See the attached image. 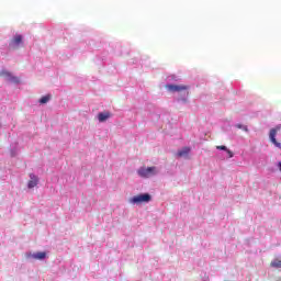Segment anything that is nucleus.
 <instances>
[{
	"label": "nucleus",
	"instance_id": "obj_1",
	"mask_svg": "<svg viewBox=\"0 0 281 281\" xmlns=\"http://www.w3.org/2000/svg\"><path fill=\"white\" fill-rule=\"evenodd\" d=\"M166 89L171 93H180L181 97L177 99V102L180 104H188V87L167 83Z\"/></svg>",
	"mask_w": 281,
	"mask_h": 281
},
{
	"label": "nucleus",
	"instance_id": "obj_2",
	"mask_svg": "<svg viewBox=\"0 0 281 281\" xmlns=\"http://www.w3.org/2000/svg\"><path fill=\"white\" fill-rule=\"evenodd\" d=\"M153 201V195L150 193H139L134 195L128 200L131 205H142V203H150Z\"/></svg>",
	"mask_w": 281,
	"mask_h": 281
},
{
	"label": "nucleus",
	"instance_id": "obj_3",
	"mask_svg": "<svg viewBox=\"0 0 281 281\" xmlns=\"http://www.w3.org/2000/svg\"><path fill=\"white\" fill-rule=\"evenodd\" d=\"M137 175L142 179H150V177H155V175H157V167H140L137 170Z\"/></svg>",
	"mask_w": 281,
	"mask_h": 281
},
{
	"label": "nucleus",
	"instance_id": "obj_4",
	"mask_svg": "<svg viewBox=\"0 0 281 281\" xmlns=\"http://www.w3.org/2000/svg\"><path fill=\"white\" fill-rule=\"evenodd\" d=\"M280 130H281V124H278L276 127H273L269 131L270 143L273 144V146H276V148H279V150H281V143H279L276 137L278 135V131H280Z\"/></svg>",
	"mask_w": 281,
	"mask_h": 281
},
{
	"label": "nucleus",
	"instance_id": "obj_5",
	"mask_svg": "<svg viewBox=\"0 0 281 281\" xmlns=\"http://www.w3.org/2000/svg\"><path fill=\"white\" fill-rule=\"evenodd\" d=\"M19 47H23V35L15 34L9 43V49H19Z\"/></svg>",
	"mask_w": 281,
	"mask_h": 281
},
{
	"label": "nucleus",
	"instance_id": "obj_6",
	"mask_svg": "<svg viewBox=\"0 0 281 281\" xmlns=\"http://www.w3.org/2000/svg\"><path fill=\"white\" fill-rule=\"evenodd\" d=\"M0 76H2V78H5L8 82H12L13 85H19V77L12 76V74L7 70H2Z\"/></svg>",
	"mask_w": 281,
	"mask_h": 281
},
{
	"label": "nucleus",
	"instance_id": "obj_7",
	"mask_svg": "<svg viewBox=\"0 0 281 281\" xmlns=\"http://www.w3.org/2000/svg\"><path fill=\"white\" fill-rule=\"evenodd\" d=\"M26 258H33L34 260H45L47 258V252L38 251L35 254L29 252L26 254Z\"/></svg>",
	"mask_w": 281,
	"mask_h": 281
},
{
	"label": "nucleus",
	"instance_id": "obj_8",
	"mask_svg": "<svg viewBox=\"0 0 281 281\" xmlns=\"http://www.w3.org/2000/svg\"><path fill=\"white\" fill-rule=\"evenodd\" d=\"M38 186V176L34 173H30V181L27 183L29 190H32V188H36Z\"/></svg>",
	"mask_w": 281,
	"mask_h": 281
},
{
	"label": "nucleus",
	"instance_id": "obj_9",
	"mask_svg": "<svg viewBox=\"0 0 281 281\" xmlns=\"http://www.w3.org/2000/svg\"><path fill=\"white\" fill-rule=\"evenodd\" d=\"M110 117H111V112H100L98 114V121L100 123L106 122V120H109Z\"/></svg>",
	"mask_w": 281,
	"mask_h": 281
},
{
	"label": "nucleus",
	"instance_id": "obj_10",
	"mask_svg": "<svg viewBox=\"0 0 281 281\" xmlns=\"http://www.w3.org/2000/svg\"><path fill=\"white\" fill-rule=\"evenodd\" d=\"M190 147H183L182 149L178 150V157H182L183 159H188V155H190Z\"/></svg>",
	"mask_w": 281,
	"mask_h": 281
},
{
	"label": "nucleus",
	"instance_id": "obj_11",
	"mask_svg": "<svg viewBox=\"0 0 281 281\" xmlns=\"http://www.w3.org/2000/svg\"><path fill=\"white\" fill-rule=\"evenodd\" d=\"M216 150H224L228 155V159H232L234 157V153L227 148L225 145L216 146Z\"/></svg>",
	"mask_w": 281,
	"mask_h": 281
},
{
	"label": "nucleus",
	"instance_id": "obj_12",
	"mask_svg": "<svg viewBox=\"0 0 281 281\" xmlns=\"http://www.w3.org/2000/svg\"><path fill=\"white\" fill-rule=\"evenodd\" d=\"M273 269H281V257L271 261L270 263Z\"/></svg>",
	"mask_w": 281,
	"mask_h": 281
},
{
	"label": "nucleus",
	"instance_id": "obj_13",
	"mask_svg": "<svg viewBox=\"0 0 281 281\" xmlns=\"http://www.w3.org/2000/svg\"><path fill=\"white\" fill-rule=\"evenodd\" d=\"M49 100H52V94H46L44 97H42L38 102L40 104H47V102H49Z\"/></svg>",
	"mask_w": 281,
	"mask_h": 281
},
{
	"label": "nucleus",
	"instance_id": "obj_14",
	"mask_svg": "<svg viewBox=\"0 0 281 281\" xmlns=\"http://www.w3.org/2000/svg\"><path fill=\"white\" fill-rule=\"evenodd\" d=\"M235 128H240L241 131H245V133L249 132V128L247 127V125H243L240 123L235 124Z\"/></svg>",
	"mask_w": 281,
	"mask_h": 281
},
{
	"label": "nucleus",
	"instance_id": "obj_15",
	"mask_svg": "<svg viewBox=\"0 0 281 281\" xmlns=\"http://www.w3.org/2000/svg\"><path fill=\"white\" fill-rule=\"evenodd\" d=\"M167 82H177V76L171 75L167 78Z\"/></svg>",
	"mask_w": 281,
	"mask_h": 281
},
{
	"label": "nucleus",
	"instance_id": "obj_16",
	"mask_svg": "<svg viewBox=\"0 0 281 281\" xmlns=\"http://www.w3.org/2000/svg\"><path fill=\"white\" fill-rule=\"evenodd\" d=\"M11 157H16V149H11Z\"/></svg>",
	"mask_w": 281,
	"mask_h": 281
},
{
	"label": "nucleus",
	"instance_id": "obj_17",
	"mask_svg": "<svg viewBox=\"0 0 281 281\" xmlns=\"http://www.w3.org/2000/svg\"><path fill=\"white\" fill-rule=\"evenodd\" d=\"M277 166H278V168H279V170H280V172H281V161H279V162L277 164Z\"/></svg>",
	"mask_w": 281,
	"mask_h": 281
}]
</instances>
